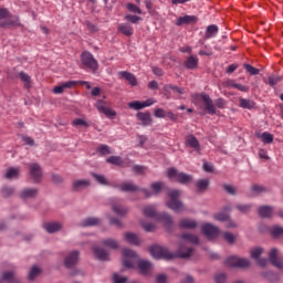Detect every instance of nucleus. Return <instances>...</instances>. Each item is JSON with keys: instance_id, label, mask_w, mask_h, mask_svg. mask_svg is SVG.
<instances>
[{"instance_id": "nucleus-29", "label": "nucleus", "mask_w": 283, "mask_h": 283, "mask_svg": "<svg viewBox=\"0 0 283 283\" xmlns=\"http://www.w3.org/2000/svg\"><path fill=\"white\" fill-rule=\"evenodd\" d=\"M90 185V179H78L73 182V189L74 191H81V189H86Z\"/></svg>"}, {"instance_id": "nucleus-5", "label": "nucleus", "mask_w": 283, "mask_h": 283, "mask_svg": "<svg viewBox=\"0 0 283 283\" xmlns=\"http://www.w3.org/2000/svg\"><path fill=\"white\" fill-rule=\"evenodd\" d=\"M251 263L247 259L240 256H230L226 260V265L232 269H247Z\"/></svg>"}, {"instance_id": "nucleus-18", "label": "nucleus", "mask_w": 283, "mask_h": 283, "mask_svg": "<svg viewBox=\"0 0 283 283\" xmlns=\"http://www.w3.org/2000/svg\"><path fill=\"white\" fill-rule=\"evenodd\" d=\"M186 145H187V147H191L192 149H195V151L200 154V142H198V138H196V136L187 135L186 136Z\"/></svg>"}, {"instance_id": "nucleus-30", "label": "nucleus", "mask_w": 283, "mask_h": 283, "mask_svg": "<svg viewBox=\"0 0 283 283\" xmlns=\"http://www.w3.org/2000/svg\"><path fill=\"white\" fill-rule=\"evenodd\" d=\"M20 171L21 170L19 168L11 167L7 169L4 178H7V180H15L17 178H19Z\"/></svg>"}, {"instance_id": "nucleus-50", "label": "nucleus", "mask_w": 283, "mask_h": 283, "mask_svg": "<svg viewBox=\"0 0 283 283\" xmlns=\"http://www.w3.org/2000/svg\"><path fill=\"white\" fill-rule=\"evenodd\" d=\"M164 186L165 185L163 182H153L150 185V188H151L153 192L155 193V196H158V193H160Z\"/></svg>"}, {"instance_id": "nucleus-55", "label": "nucleus", "mask_w": 283, "mask_h": 283, "mask_svg": "<svg viewBox=\"0 0 283 283\" xmlns=\"http://www.w3.org/2000/svg\"><path fill=\"white\" fill-rule=\"evenodd\" d=\"M98 154H101V156H107L109 154H112V150L109 149V146L107 145H101L97 148Z\"/></svg>"}, {"instance_id": "nucleus-15", "label": "nucleus", "mask_w": 283, "mask_h": 283, "mask_svg": "<svg viewBox=\"0 0 283 283\" xmlns=\"http://www.w3.org/2000/svg\"><path fill=\"white\" fill-rule=\"evenodd\" d=\"M75 85H78L76 81L64 82L61 85H57L53 88V94H63L65 90H72Z\"/></svg>"}, {"instance_id": "nucleus-42", "label": "nucleus", "mask_w": 283, "mask_h": 283, "mask_svg": "<svg viewBox=\"0 0 283 283\" xmlns=\"http://www.w3.org/2000/svg\"><path fill=\"white\" fill-rule=\"evenodd\" d=\"M229 87H234V90H239V92H249V87L242 84H238L233 81H228Z\"/></svg>"}, {"instance_id": "nucleus-10", "label": "nucleus", "mask_w": 283, "mask_h": 283, "mask_svg": "<svg viewBox=\"0 0 283 283\" xmlns=\"http://www.w3.org/2000/svg\"><path fill=\"white\" fill-rule=\"evenodd\" d=\"M81 60L83 65H86V67H90L91 70H98V62H96L92 53L84 51L81 54Z\"/></svg>"}, {"instance_id": "nucleus-51", "label": "nucleus", "mask_w": 283, "mask_h": 283, "mask_svg": "<svg viewBox=\"0 0 283 283\" xmlns=\"http://www.w3.org/2000/svg\"><path fill=\"white\" fill-rule=\"evenodd\" d=\"M199 56H213V49L209 45H205V49L199 51Z\"/></svg>"}, {"instance_id": "nucleus-9", "label": "nucleus", "mask_w": 283, "mask_h": 283, "mask_svg": "<svg viewBox=\"0 0 283 283\" xmlns=\"http://www.w3.org/2000/svg\"><path fill=\"white\" fill-rule=\"evenodd\" d=\"M105 105H106L105 101L98 99L95 104V107L99 112V114H105L107 118H111V119L116 118V111L108 108Z\"/></svg>"}, {"instance_id": "nucleus-22", "label": "nucleus", "mask_w": 283, "mask_h": 283, "mask_svg": "<svg viewBox=\"0 0 283 283\" xmlns=\"http://www.w3.org/2000/svg\"><path fill=\"white\" fill-rule=\"evenodd\" d=\"M14 25H21L17 15H10L7 21L0 23V28H14Z\"/></svg>"}, {"instance_id": "nucleus-11", "label": "nucleus", "mask_w": 283, "mask_h": 283, "mask_svg": "<svg viewBox=\"0 0 283 283\" xmlns=\"http://www.w3.org/2000/svg\"><path fill=\"white\" fill-rule=\"evenodd\" d=\"M78 255H80V252L76 250L70 252L66 255V258L64 259V264H65L66 269H74V266H76V264H78Z\"/></svg>"}, {"instance_id": "nucleus-7", "label": "nucleus", "mask_w": 283, "mask_h": 283, "mask_svg": "<svg viewBox=\"0 0 283 283\" xmlns=\"http://www.w3.org/2000/svg\"><path fill=\"white\" fill-rule=\"evenodd\" d=\"M29 174L34 182H40L43 178V169L41 168V165L36 163L29 164Z\"/></svg>"}, {"instance_id": "nucleus-58", "label": "nucleus", "mask_w": 283, "mask_h": 283, "mask_svg": "<svg viewBox=\"0 0 283 283\" xmlns=\"http://www.w3.org/2000/svg\"><path fill=\"white\" fill-rule=\"evenodd\" d=\"M142 227L147 233H150V231H154V229H156V224L149 222L147 223L145 221H142Z\"/></svg>"}, {"instance_id": "nucleus-41", "label": "nucleus", "mask_w": 283, "mask_h": 283, "mask_svg": "<svg viewBox=\"0 0 283 283\" xmlns=\"http://www.w3.org/2000/svg\"><path fill=\"white\" fill-rule=\"evenodd\" d=\"M126 10H128V12H132L133 14H143V10L132 2L126 4Z\"/></svg>"}, {"instance_id": "nucleus-34", "label": "nucleus", "mask_w": 283, "mask_h": 283, "mask_svg": "<svg viewBox=\"0 0 283 283\" xmlns=\"http://www.w3.org/2000/svg\"><path fill=\"white\" fill-rule=\"evenodd\" d=\"M181 240H184V242H189L190 244H198V242H200V240L198 239V235L190 234V233L181 234Z\"/></svg>"}, {"instance_id": "nucleus-45", "label": "nucleus", "mask_w": 283, "mask_h": 283, "mask_svg": "<svg viewBox=\"0 0 283 283\" xmlns=\"http://www.w3.org/2000/svg\"><path fill=\"white\" fill-rule=\"evenodd\" d=\"M41 273V269H39V266L34 265L31 268L30 272H29V280L32 282L36 279V276H39V274Z\"/></svg>"}, {"instance_id": "nucleus-61", "label": "nucleus", "mask_w": 283, "mask_h": 283, "mask_svg": "<svg viewBox=\"0 0 283 283\" xmlns=\"http://www.w3.org/2000/svg\"><path fill=\"white\" fill-rule=\"evenodd\" d=\"M154 116L156 118H167V112H165L163 108H157L155 109Z\"/></svg>"}, {"instance_id": "nucleus-47", "label": "nucleus", "mask_w": 283, "mask_h": 283, "mask_svg": "<svg viewBox=\"0 0 283 283\" xmlns=\"http://www.w3.org/2000/svg\"><path fill=\"white\" fill-rule=\"evenodd\" d=\"M261 139L265 145H271V143H273V135L271 133L264 132L261 134Z\"/></svg>"}, {"instance_id": "nucleus-35", "label": "nucleus", "mask_w": 283, "mask_h": 283, "mask_svg": "<svg viewBox=\"0 0 283 283\" xmlns=\"http://www.w3.org/2000/svg\"><path fill=\"white\" fill-rule=\"evenodd\" d=\"M185 65L188 70H196V67H198V57L190 55L186 60Z\"/></svg>"}, {"instance_id": "nucleus-43", "label": "nucleus", "mask_w": 283, "mask_h": 283, "mask_svg": "<svg viewBox=\"0 0 283 283\" xmlns=\"http://www.w3.org/2000/svg\"><path fill=\"white\" fill-rule=\"evenodd\" d=\"M106 163H108V165H116L118 167L123 165V158L119 156H111L106 159Z\"/></svg>"}, {"instance_id": "nucleus-54", "label": "nucleus", "mask_w": 283, "mask_h": 283, "mask_svg": "<svg viewBox=\"0 0 283 283\" xmlns=\"http://www.w3.org/2000/svg\"><path fill=\"white\" fill-rule=\"evenodd\" d=\"M128 107L130 109H136V111L145 109V106H144L143 102H138V101H134V102L128 103Z\"/></svg>"}, {"instance_id": "nucleus-36", "label": "nucleus", "mask_w": 283, "mask_h": 283, "mask_svg": "<svg viewBox=\"0 0 283 283\" xmlns=\"http://www.w3.org/2000/svg\"><path fill=\"white\" fill-rule=\"evenodd\" d=\"M119 189L120 191H140V188L133 182H124L119 186Z\"/></svg>"}, {"instance_id": "nucleus-37", "label": "nucleus", "mask_w": 283, "mask_h": 283, "mask_svg": "<svg viewBox=\"0 0 283 283\" xmlns=\"http://www.w3.org/2000/svg\"><path fill=\"white\" fill-rule=\"evenodd\" d=\"M103 247H106V249H118L119 244L118 241L109 238V239H104L102 241Z\"/></svg>"}, {"instance_id": "nucleus-59", "label": "nucleus", "mask_w": 283, "mask_h": 283, "mask_svg": "<svg viewBox=\"0 0 283 283\" xmlns=\"http://www.w3.org/2000/svg\"><path fill=\"white\" fill-rule=\"evenodd\" d=\"M12 193H14V188H12V187H3L2 188L3 198H10V196H12Z\"/></svg>"}, {"instance_id": "nucleus-63", "label": "nucleus", "mask_w": 283, "mask_h": 283, "mask_svg": "<svg viewBox=\"0 0 283 283\" xmlns=\"http://www.w3.org/2000/svg\"><path fill=\"white\" fill-rule=\"evenodd\" d=\"M3 19H10V11L6 8H0V21Z\"/></svg>"}, {"instance_id": "nucleus-39", "label": "nucleus", "mask_w": 283, "mask_h": 283, "mask_svg": "<svg viewBox=\"0 0 283 283\" xmlns=\"http://www.w3.org/2000/svg\"><path fill=\"white\" fill-rule=\"evenodd\" d=\"M280 81H282V77L280 75H275V74H272L269 76L268 80H264V82L268 83V85H270V87H274V85H277V83H280Z\"/></svg>"}, {"instance_id": "nucleus-3", "label": "nucleus", "mask_w": 283, "mask_h": 283, "mask_svg": "<svg viewBox=\"0 0 283 283\" xmlns=\"http://www.w3.org/2000/svg\"><path fill=\"white\" fill-rule=\"evenodd\" d=\"M168 198L169 200L166 203L168 209H171L175 213H182V211H186L187 208H185L182 201L178 200V198H180V190L172 189L168 191Z\"/></svg>"}, {"instance_id": "nucleus-48", "label": "nucleus", "mask_w": 283, "mask_h": 283, "mask_svg": "<svg viewBox=\"0 0 283 283\" xmlns=\"http://www.w3.org/2000/svg\"><path fill=\"white\" fill-rule=\"evenodd\" d=\"M196 186L199 191H205L209 187V179H200L196 182Z\"/></svg>"}, {"instance_id": "nucleus-8", "label": "nucleus", "mask_w": 283, "mask_h": 283, "mask_svg": "<svg viewBox=\"0 0 283 283\" xmlns=\"http://www.w3.org/2000/svg\"><path fill=\"white\" fill-rule=\"evenodd\" d=\"M202 233L208 238L209 240H213L220 235V228L216 227L211 223H205L201 227Z\"/></svg>"}, {"instance_id": "nucleus-46", "label": "nucleus", "mask_w": 283, "mask_h": 283, "mask_svg": "<svg viewBox=\"0 0 283 283\" xmlns=\"http://www.w3.org/2000/svg\"><path fill=\"white\" fill-rule=\"evenodd\" d=\"M18 76L22 81V83H24L25 90H30V75H28L27 73H19Z\"/></svg>"}, {"instance_id": "nucleus-31", "label": "nucleus", "mask_w": 283, "mask_h": 283, "mask_svg": "<svg viewBox=\"0 0 283 283\" xmlns=\"http://www.w3.org/2000/svg\"><path fill=\"white\" fill-rule=\"evenodd\" d=\"M239 107H242V109H253L255 108V102L240 97Z\"/></svg>"}, {"instance_id": "nucleus-19", "label": "nucleus", "mask_w": 283, "mask_h": 283, "mask_svg": "<svg viewBox=\"0 0 283 283\" xmlns=\"http://www.w3.org/2000/svg\"><path fill=\"white\" fill-rule=\"evenodd\" d=\"M137 268L143 275H147L151 271V262L147 260L137 261Z\"/></svg>"}, {"instance_id": "nucleus-32", "label": "nucleus", "mask_w": 283, "mask_h": 283, "mask_svg": "<svg viewBox=\"0 0 283 283\" xmlns=\"http://www.w3.org/2000/svg\"><path fill=\"white\" fill-rule=\"evenodd\" d=\"M97 224H101V219L94 217L86 218L81 222V227H97Z\"/></svg>"}, {"instance_id": "nucleus-23", "label": "nucleus", "mask_w": 283, "mask_h": 283, "mask_svg": "<svg viewBox=\"0 0 283 283\" xmlns=\"http://www.w3.org/2000/svg\"><path fill=\"white\" fill-rule=\"evenodd\" d=\"M43 228L48 233H56L60 229H63V226L60 222H46Z\"/></svg>"}, {"instance_id": "nucleus-14", "label": "nucleus", "mask_w": 283, "mask_h": 283, "mask_svg": "<svg viewBox=\"0 0 283 283\" xmlns=\"http://www.w3.org/2000/svg\"><path fill=\"white\" fill-rule=\"evenodd\" d=\"M39 196V189L36 188H24L20 191V198L22 200H30Z\"/></svg>"}, {"instance_id": "nucleus-56", "label": "nucleus", "mask_w": 283, "mask_h": 283, "mask_svg": "<svg viewBox=\"0 0 283 283\" xmlns=\"http://www.w3.org/2000/svg\"><path fill=\"white\" fill-rule=\"evenodd\" d=\"M124 19L125 21H129V23H138V21H143V18L132 14H126Z\"/></svg>"}, {"instance_id": "nucleus-53", "label": "nucleus", "mask_w": 283, "mask_h": 283, "mask_svg": "<svg viewBox=\"0 0 283 283\" xmlns=\"http://www.w3.org/2000/svg\"><path fill=\"white\" fill-rule=\"evenodd\" d=\"M251 190L253 191V193H266V191H269L266 187L260 185H253L251 187Z\"/></svg>"}, {"instance_id": "nucleus-1", "label": "nucleus", "mask_w": 283, "mask_h": 283, "mask_svg": "<svg viewBox=\"0 0 283 283\" xmlns=\"http://www.w3.org/2000/svg\"><path fill=\"white\" fill-rule=\"evenodd\" d=\"M149 253L153 258H155V260H174V258H180L181 260H185L187 258H191L193 249L181 244L176 253H171L167 248L163 245H153L149 249Z\"/></svg>"}, {"instance_id": "nucleus-60", "label": "nucleus", "mask_w": 283, "mask_h": 283, "mask_svg": "<svg viewBox=\"0 0 283 283\" xmlns=\"http://www.w3.org/2000/svg\"><path fill=\"white\" fill-rule=\"evenodd\" d=\"M223 239L228 241L229 244H233V242H235V235H233L231 232H224Z\"/></svg>"}, {"instance_id": "nucleus-25", "label": "nucleus", "mask_w": 283, "mask_h": 283, "mask_svg": "<svg viewBox=\"0 0 283 283\" xmlns=\"http://www.w3.org/2000/svg\"><path fill=\"white\" fill-rule=\"evenodd\" d=\"M218 32H219L218 25L210 24L206 29L205 39L207 40L216 39V36H218Z\"/></svg>"}, {"instance_id": "nucleus-57", "label": "nucleus", "mask_w": 283, "mask_h": 283, "mask_svg": "<svg viewBox=\"0 0 283 283\" xmlns=\"http://www.w3.org/2000/svg\"><path fill=\"white\" fill-rule=\"evenodd\" d=\"M263 251L264 250L262 248H256V249L252 250L251 258H253V260H259L260 256L262 255Z\"/></svg>"}, {"instance_id": "nucleus-33", "label": "nucleus", "mask_w": 283, "mask_h": 283, "mask_svg": "<svg viewBox=\"0 0 283 283\" xmlns=\"http://www.w3.org/2000/svg\"><path fill=\"white\" fill-rule=\"evenodd\" d=\"M122 78H126L129 83V85L136 86L138 85V80H136V76L129 72H122L120 73Z\"/></svg>"}, {"instance_id": "nucleus-12", "label": "nucleus", "mask_w": 283, "mask_h": 283, "mask_svg": "<svg viewBox=\"0 0 283 283\" xmlns=\"http://www.w3.org/2000/svg\"><path fill=\"white\" fill-rule=\"evenodd\" d=\"M200 97L205 104L206 112L211 115L216 114V104H213V99L207 94H201Z\"/></svg>"}, {"instance_id": "nucleus-13", "label": "nucleus", "mask_w": 283, "mask_h": 283, "mask_svg": "<svg viewBox=\"0 0 283 283\" xmlns=\"http://www.w3.org/2000/svg\"><path fill=\"white\" fill-rule=\"evenodd\" d=\"M277 249H271L269 252V260L273 266H276V269H283L282 259L277 256Z\"/></svg>"}, {"instance_id": "nucleus-44", "label": "nucleus", "mask_w": 283, "mask_h": 283, "mask_svg": "<svg viewBox=\"0 0 283 283\" xmlns=\"http://www.w3.org/2000/svg\"><path fill=\"white\" fill-rule=\"evenodd\" d=\"M270 233H271L272 238H280L283 235V228L280 226H275V227L271 228Z\"/></svg>"}, {"instance_id": "nucleus-64", "label": "nucleus", "mask_w": 283, "mask_h": 283, "mask_svg": "<svg viewBox=\"0 0 283 283\" xmlns=\"http://www.w3.org/2000/svg\"><path fill=\"white\" fill-rule=\"evenodd\" d=\"M113 281H114V283H125V282H127V277L120 276V275L115 273L113 275Z\"/></svg>"}, {"instance_id": "nucleus-17", "label": "nucleus", "mask_w": 283, "mask_h": 283, "mask_svg": "<svg viewBox=\"0 0 283 283\" xmlns=\"http://www.w3.org/2000/svg\"><path fill=\"white\" fill-rule=\"evenodd\" d=\"M117 31L124 36H133L134 35V27L129 23H119L117 25Z\"/></svg>"}, {"instance_id": "nucleus-20", "label": "nucleus", "mask_w": 283, "mask_h": 283, "mask_svg": "<svg viewBox=\"0 0 283 283\" xmlns=\"http://www.w3.org/2000/svg\"><path fill=\"white\" fill-rule=\"evenodd\" d=\"M136 117L138 118V120H140L142 125L144 127H149V125H151V123H153L151 114L149 112L137 113Z\"/></svg>"}, {"instance_id": "nucleus-21", "label": "nucleus", "mask_w": 283, "mask_h": 283, "mask_svg": "<svg viewBox=\"0 0 283 283\" xmlns=\"http://www.w3.org/2000/svg\"><path fill=\"white\" fill-rule=\"evenodd\" d=\"M180 229H196L198 222L193 219L184 218L179 221Z\"/></svg>"}, {"instance_id": "nucleus-2", "label": "nucleus", "mask_w": 283, "mask_h": 283, "mask_svg": "<svg viewBox=\"0 0 283 283\" xmlns=\"http://www.w3.org/2000/svg\"><path fill=\"white\" fill-rule=\"evenodd\" d=\"M142 213H144L146 218H154L155 220H157V222H163L166 228L174 226V218L167 212H156L155 205L144 207Z\"/></svg>"}, {"instance_id": "nucleus-38", "label": "nucleus", "mask_w": 283, "mask_h": 283, "mask_svg": "<svg viewBox=\"0 0 283 283\" xmlns=\"http://www.w3.org/2000/svg\"><path fill=\"white\" fill-rule=\"evenodd\" d=\"M2 280H4V282H9V283H21V281H19V279L14 277V272H4L2 274Z\"/></svg>"}, {"instance_id": "nucleus-24", "label": "nucleus", "mask_w": 283, "mask_h": 283, "mask_svg": "<svg viewBox=\"0 0 283 283\" xmlns=\"http://www.w3.org/2000/svg\"><path fill=\"white\" fill-rule=\"evenodd\" d=\"M124 239L128 242V244H134V247H138V244H140V238H138V234L134 232H126L124 234Z\"/></svg>"}, {"instance_id": "nucleus-6", "label": "nucleus", "mask_w": 283, "mask_h": 283, "mask_svg": "<svg viewBox=\"0 0 283 283\" xmlns=\"http://www.w3.org/2000/svg\"><path fill=\"white\" fill-rule=\"evenodd\" d=\"M123 253V266H125V269H134V261L136 260V258H138V255L129 249H124L122 251Z\"/></svg>"}, {"instance_id": "nucleus-28", "label": "nucleus", "mask_w": 283, "mask_h": 283, "mask_svg": "<svg viewBox=\"0 0 283 283\" xmlns=\"http://www.w3.org/2000/svg\"><path fill=\"white\" fill-rule=\"evenodd\" d=\"M93 252L97 260H101L102 262L109 260V253H107L104 249L95 247L93 248Z\"/></svg>"}, {"instance_id": "nucleus-4", "label": "nucleus", "mask_w": 283, "mask_h": 283, "mask_svg": "<svg viewBox=\"0 0 283 283\" xmlns=\"http://www.w3.org/2000/svg\"><path fill=\"white\" fill-rule=\"evenodd\" d=\"M167 176L168 178H170V180L179 182V185H189V182L193 180V178L190 175L179 172L176 168H169L167 170Z\"/></svg>"}, {"instance_id": "nucleus-52", "label": "nucleus", "mask_w": 283, "mask_h": 283, "mask_svg": "<svg viewBox=\"0 0 283 283\" xmlns=\"http://www.w3.org/2000/svg\"><path fill=\"white\" fill-rule=\"evenodd\" d=\"M73 127H90V124L83 118H76L72 122Z\"/></svg>"}, {"instance_id": "nucleus-49", "label": "nucleus", "mask_w": 283, "mask_h": 283, "mask_svg": "<svg viewBox=\"0 0 283 283\" xmlns=\"http://www.w3.org/2000/svg\"><path fill=\"white\" fill-rule=\"evenodd\" d=\"M214 220L218 222H227L229 220V213L227 212H219L213 216Z\"/></svg>"}, {"instance_id": "nucleus-62", "label": "nucleus", "mask_w": 283, "mask_h": 283, "mask_svg": "<svg viewBox=\"0 0 283 283\" xmlns=\"http://www.w3.org/2000/svg\"><path fill=\"white\" fill-rule=\"evenodd\" d=\"M223 189L224 191H227V193H229L230 196H235V187L231 186V185H223Z\"/></svg>"}, {"instance_id": "nucleus-40", "label": "nucleus", "mask_w": 283, "mask_h": 283, "mask_svg": "<svg viewBox=\"0 0 283 283\" xmlns=\"http://www.w3.org/2000/svg\"><path fill=\"white\" fill-rule=\"evenodd\" d=\"M93 178L98 182V185H103L104 187H109V181L104 175L93 174Z\"/></svg>"}, {"instance_id": "nucleus-16", "label": "nucleus", "mask_w": 283, "mask_h": 283, "mask_svg": "<svg viewBox=\"0 0 283 283\" xmlns=\"http://www.w3.org/2000/svg\"><path fill=\"white\" fill-rule=\"evenodd\" d=\"M191 23H198V17L196 15H184L176 20V25H189Z\"/></svg>"}, {"instance_id": "nucleus-26", "label": "nucleus", "mask_w": 283, "mask_h": 283, "mask_svg": "<svg viewBox=\"0 0 283 283\" xmlns=\"http://www.w3.org/2000/svg\"><path fill=\"white\" fill-rule=\"evenodd\" d=\"M112 209L116 216L123 217L126 216V213H129V209L127 207H124L123 205L118 202H114L112 206Z\"/></svg>"}, {"instance_id": "nucleus-27", "label": "nucleus", "mask_w": 283, "mask_h": 283, "mask_svg": "<svg viewBox=\"0 0 283 283\" xmlns=\"http://www.w3.org/2000/svg\"><path fill=\"white\" fill-rule=\"evenodd\" d=\"M258 213L261 218H272L273 217V207L261 206L258 210Z\"/></svg>"}]
</instances>
